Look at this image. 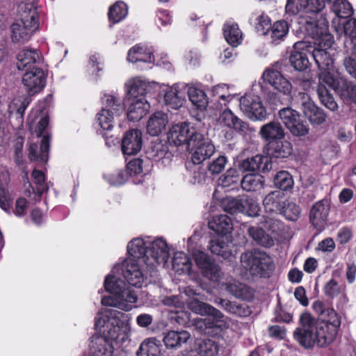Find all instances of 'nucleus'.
Masks as SVG:
<instances>
[{"label": "nucleus", "instance_id": "dca6fc26", "mask_svg": "<svg viewBox=\"0 0 356 356\" xmlns=\"http://www.w3.org/2000/svg\"><path fill=\"white\" fill-rule=\"evenodd\" d=\"M308 42L301 41L293 45V50L291 51L289 60L296 70H305L309 65L307 52L310 54L312 47L308 45Z\"/></svg>", "mask_w": 356, "mask_h": 356}, {"label": "nucleus", "instance_id": "423d86ee", "mask_svg": "<svg viewBox=\"0 0 356 356\" xmlns=\"http://www.w3.org/2000/svg\"><path fill=\"white\" fill-rule=\"evenodd\" d=\"M104 107L97 114L96 120L104 130L110 131L113 127L114 120L124 112V105L118 97L105 95L102 97Z\"/></svg>", "mask_w": 356, "mask_h": 356}, {"label": "nucleus", "instance_id": "8fccbe9b", "mask_svg": "<svg viewBox=\"0 0 356 356\" xmlns=\"http://www.w3.org/2000/svg\"><path fill=\"white\" fill-rule=\"evenodd\" d=\"M309 0H286L285 6L286 13L289 15H296L300 13L307 14Z\"/></svg>", "mask_w": 356, "mask_h": 356}, {"label": "nucleus", "instance_id": "bb28decb", "mask_svg": "<svg viewBox=\"0 0 356 356\" xmlns=\"http://www.w3.org/2000/svg\"><path fill=\"white\" fill-rule=\"evenodd\" d=\"M219 122L228 128L242 133H246L249 129L248 124L239 119L229 109L225 110L220 114Z\"/></svg>", "mask_w": 356, "mask_h": 356}, {"label": "nucleus", "instance_id": "473e14b6", "mask_svg": "<svg viewBox=\"0 0 356 356\" xmlns=\"http://www.w3.org/2000/svg\"><path fill=\"white\" fill-rule=\"evenodd\" d=\"M223 32L226 41L232 47H237L241 43L243 34L236 24L227 22L224 25Z\"/></svg>", "mask_w": 356, "mask_h": 356}, {"label": "nucleus", "instance_id": "1a4fd4ad", "mask_svg": "<svg viewBox=\"0 0 356 356\" xmlns=\"http://www.w3.org/2000/svg\"><path fill=\"white\" fill-rule=\"evenodd\" d=\"M192 154L191 161L194 164H200L209 159L215 152V146L200 132L191 139L187 148Z\"/></svg>", "mask_w": 356, "mask_h": 356}, {"label": "nucleus", "instance_id": "72a5a7b5", "mask_svg": "<svg viewBox=\"0 0 356 356\" xmlns=\"http://www.w3.org/2000/svg\"><path fill=\"white\" fill-rule=\"evenodd\" d=\"M282 199V193L279 191H272L268 193L263 200L265 211L271 213L280 212L283 205Z\"/></svg>", "mask_w": 356, "mask_h": 356}, {"label": "nucleus", "instance_id": "680f3d73", "mask_svg": "<svg viewBox=\"0 0 356 356\" xmlns=\"http://www.w3.org/2000/svg\"><path fill=\"white\" fill-rule=\"evenodd\" d=\"M243 208L241 213L251 217H255L259 215L260 207L258 202L251 197L243 198Z\"/></svg>", "mask_w": 356, "mask_h": 356}, {"label": "nucleus", "instance_id": "bf43d9fd", "mask_svg": "<svg viewBox=\"0 0 356 356\" xmlns=\"http://www.w3.org/2000/svg\"><path fill=\"white\" fill-rule=\"evenodd\" d=\"M289 32V24L284 20H279L274 23L270 29L273 42L283 39Z\"/></svg>", "mask_w": 356, "mask_h": 356}, {"label": "nucleus", "instance_id": "4c0bfd02", "mask_svg": "<svg viewBox=\"0 0 356 356\" xmlns=\"http://www.w3.org/2000/svg\"><path fill=\"white\" fill-rule=\"evenodd\" d=\"M291 153V144L287 141L270 143L268 154L271 157L286 158Z\"/></svg>", "mask_w": 356, "mask_h": 356}, {"label": "nucleus", "instance_id": "c85d7f7f", "mask_svg": "<svg viewBox=\"0 0 356 356\" xmlns=\"http://www.w3.org/2000/svg\"><path fill=\"white\" fill-rule=\"evenodd\" d=\"M168 116L163 112H156L149 119L147 123V131L152 136H159L168 124Z\"/></svg>", "mask_w": 356, "mask_h": 356}, {"label": "nucleus", "instance_id": "f8f14e48", "mask_svg": "<svg viewBox=\"0 0 356 356\" xmlns=\"http://www.w3.org/2000/svg\"><path fill=\"white\" fill-rule=\"evenodd\" d=\"M193 258L202 275L211 281L218 282L222 277V272L214 261L204 252L195 250Z\"/></svg>", "mask_w": 356, "mask_h": 356}, {"label": "nucleus", "instance_id": "69168bd1", "mask_svg": "<svg viewBox=\"0 0 356 356\" xmlns=\"http://www.w3.org/2000/svg\"><path fill=\"white\" fill-rule=\"evenodd\" d=\"M341 292L342 289L341 286L334 279L328 281L324 286V293L325 296L331 298L339 296Z\"/></svg>", "mask_w": 356, "mask_h": 356}, {"label": "nucleus", "instance_id": "cd10ccee", "mask_svg": "<svg viewBox=\"0 0 356 356\" xmlns=\"http://www.w3.org/2000/svg\"><path fill=\"white\" fill-rule=\"evenodd\" d=\"M209 227L219 235L226 236L232 232L233 225L228 216L220 214L212 217L209 222Z\"/></svg>", "mask_w": 356, "mask_h": 356}, {"label": "nucleus", "instance_id": "9b49d317", "mask_svg": "<svg viewBox=\"0 0 356 356\" xmlns=\"http://www.w3.org/2000/svg\"><path fill=\"white\" fill-rule=\"evenodd\" d=\"M241 111L252 120H262L267 112L260 97L253 93H247L240 99Z\"/></svg>", "mask_w": 356, "mask_h": 356}, {"label": "nucleus", "instance_id": "b1692460", "mask_svg": "<svg viewBox=\"0 0 356 356\" xmlns=\"http://www.w3.org/2000/svg\"><path fill=\"white\" fill-rule=\"evenodd\" d=\"M17 13L19 19L17 21L30 24L38 28L37 8L32 2L21 3L18 6Z\"/></svg>", "mask_w": 356, "mask_h": 356}, {"label": "nucleus", "instance_id": "c9c22d12", "mask_svg": "<svg viewBox=\"0 0 356 356\" xmlns=\"http://www.w3.org/2000/svg\"><path fill=\"white\" fill-rule=\"evenodd\" d=\"M225 286L227 291L237 298L245 300L252 296L250 288L239 282L233 280L226 283Z\"/></svg>", "mask_w": 356, "mask_h": 356}, {"label": "nucleus", "instance_id": "f704fd0d", "mask_svg": "<svg viewBox=\"0 0 356 356\" xmlns=\"http://www.w3.org/2000/svg\"><path fill=\"white\" fill-rule=\"evenodd\" d=\"M216 303L229 314L239 316H247L250 311L245 304H238L225 299L216 300Z\"/></svg>", "mask_w": 356, "mask_h": 356}, {"label": "nucleus", "instance_id": "6e6d98bb", "mask_svg": "<svg viewBox=\"0 0 356 356\" xmlns=\"http://www.w3.org/2000/svg\"><path fill=\"white\" fill-rule=\"evenodd\" d=\"M167 154V147L161 142L152 144L146 152L147 157L154 161L163 159Z\"/></svg>", "mask_w": 356, "mask_h": 356}, {"label": "nucleus", "instance_id": "9d476101", "mask_svg": "<svg viewBox=\"0 0 356 356\" xmlns=\"http://www.w3.org/2000/svg\"><path fill=\"white\" fill-rule=\"evenodd\" d=\"M279 116L293 136L301 137L309 133L308 124L298 111L289 107L284 108L279 111Z\"/></svg>", "mask_w": 356, "mask_h": 356}, {"label": "nucleus", "instance_id": "aec40b11", "mask_svg": "<svg viewBox=\"0 0 356 356\" xmlns=\"http://www.w3.org/2000/svg\"><path fill=\"white\" fill-rule=\"evenodd\" d=\"M188 308L193 313L200 315H209L213 316L217 321H220L224 315L213 306L206 302L200 301L197 298L192 297L186 300Z\"/></svg>", "mask_w": 356, "mask_h": 356}, {"label": "nucleus", "instance_id": "c03bdc74", "mask_svg": "<svg viewBox=\"0 0 356 356\" xmlns=\"http://www.w3.org/2000/svg\"><path fill=\"white\" fill-rule=\"evenodd\" d=\"M160 346L156 343L155 339L145 340L137 350V356H159Z\"/></svg>", "mask_w": 356, "mask_h": 356}, {"label": "nucleus", "instance_id": "5fc2aeb1", "mask_svg": "<svg viewBox=\"0 0 356 356\" xmlns=\"http://www.w3.org/2000/svg\"><path fill=\"white\" fill-rule=\"evenodd\" d=\"M317 94L321 102L326 108L332 111H334L337 109V104L325 86H318L317 88Z\"/></svg>", "mask_w": 356, "mask_h": 356}, {"label": "nucleus", "instance_id": "f3484780", "mask_svg": "<svg viewBox=\"0 0 356 356\" xmlns=\"http://www.w3.org/2000/svg\"><path fill=\"white\" fill-rule=\"evenodd\" d=\"M330 203L327 200L316 202L310 210L309 220L318 230H322L326 225L330 212Z\"/></svg>", "mask_w": 356, "mask_h": 356}, {"label": "nucleus", "instance_id": "13d9d810", "mask_svg": "<svg viewBox=\"0 0 356 356\" xmlns=\"http://www.w3.org/2000/svg\"><path fill=\"white\" fill-rule=\"evenodd\" d=\"M274 184L276 187L282 191L291 188L293 185L292 176L287 171H280L274 177Z\"/></svg>", "mask_w": 356, "mask_h": 356}, {"label": "nucleus", "instance_id": "ddd939ff", "mask_svg": "<svg viewBox=\"0 0 356 356\" xmlns=\"http://www.w3.org/2000/svg\"><path fill=\"white\" fill-rule=\"evenodd\" d=\"M197 133V129L190 123L182 122L170 128L168 134V140L170 144L175 146L186 145L188 148L191 139H193Z\"/></svg>", "mask_w": 356, "mask_h": 356}, {"label": "nucleus", "instance_id": "3c124183", "mask_svg": "<svg viewBox=\"0 0 356 356\" xmlns=\"http://www.w3.org/2000/svg\"><path fill=\"white\" fill-rule=\"evenodd\" d=\"M218 350L217 343L211 339L200 341L197 344V351L200 356H216Z\"/></svg>", "mask_w": 356, "mask_h": 356}, {"label": "nucleus", "instance_id": "338daca9", "mask_svg": "<svg viewBox=\"0 0 356 356\" xmlns=\"http://www.w3.org/2000/svg\"><path fill=\"white\" fill-rule=\"evenodd\" d=\"M243 199L228 198L224 203L225 210L230 213H241Z\"/></svg>", "mask_w": 356, "mask_h": 356}, {"label": "nucleus", "instance_id": "e433bc0d", "mask_svg": "<svg viewBox=\"0 0 356 356\" xmlns=\"http://www.w3.org/2000/svg\"><path fill=\"white\" fill-rule=\"evenodd\" d=\"M164 99L167 105L177 109L183 105L184 102V93L179 90L178 86H174L168 88Z\"/></svg>", "mask_w": 356, "mask_h": 356}, {"label": "nucleus", "instance_id": "864d4df0", "mask_svg": "<svg viewBox=\"0 0 356 356\" xmlns=\"http://www.w3.org/2000/svg\"><path fill=\"white\" fill-rule=\"evenodd\" d=\"M338 94L343 101L356 103V86L352 83L341 81V86L338 90Z\"/></svg>", "mask_w": 356, "mask_h": 356}, {"label": "nucleus", "instance_id": "4468645a", "mask_svg": "<svg viewBox=\"0 0 356 356\" xmlns=\"http://www.w3.org/2000/svg\"><path fill=\"white\" fill-rule=\"evenodd\" d=\"M264 81L271 86L275 90L285 95H290L292 91V84L274 68H268L263 74Z\"/></svg>", "mask_w": 356, "mask_h": 356}, {"label": "nucleus", "instance_id": "2f4dec72", "mask_svg": "<svg viewBox=\"0 0 356 356\" xmlns=\"http://www.w3.org/2000/svg\"><path fill=\"white\" fill-rule=\"evenodd\" d=\"M127 60L131 63H152L155 60L152 51L143 46L136 45L129 49Z\"/></svg>", "mask_w": 356, "mask_h": 356}, {"label": "nucleus", "instance_id": "6ab92c4d", "mask_svg": "<svg viewBox=\"0 0 356 356\" xmlns=\"http://www.w3.org/2000/svg\"><path fill=\"white\" fill-rule=\"evenodd\" d=\"M42 58L37 49H23L17 55V67L19 70L29 71L33 67H39Z\"/></svg>", "mask_w": 356, "mask_h": 356}, {"label": "nucleus", "instance_id": "6e6552de", "mask_svg": "<svg viewBox=\"0 0 356 356\" xmlns=\"http://www.w3.org/2000/svg\"><path fill=\"white\" fill-rule=\"evenodd\" d=\"M143 262L132 258H127L121 265L115 266L113 274H120L131 286L140 288L144 282V274L140 264Z\"/></svg>", "mask_w": 356, "mask_h": 356}, {"label": "nucleus", "instance_id": "4d7b16f0", "mask_svg": "<svg viewBox=\"0 0 356 356\" xmlns=\"http://www.w3.org/2000/svg\"><path fill=\"white\" fill-rule=\"evenodd\" d=\"M239 181H241V179L237 170L230 168L220 177L218 184L226 188L236 185Z\"/></svg>", "mask_w": 356, "mask_h": 356}, {"label": "nucleus", "instance_id": "a211bd4d", "mask_svg": "<svg viewBox=\"0 0 356 356\" xmlns=\"http://www.w3.org/2000/svg\"><path fill=\"white\" fill-rule=\"evenodd\" d=\"M142 132L138 129L128 131L122 141V150L124 154L134 155L142 148Z\"/></svg>", "mask_w": 356, "mask_h": 356}, {"label": "nucleus", "instance_id": "f03ea898", "mask_svg": "<svg viewBox=\"0 0 356 356\" xmlns=\"http://www.w3.org/2000/svg\"><path fill=\"white\" fill-rule=\"evenodd\" d=\"M337 334L325 322H318L309 313L305 312L300 317V327L294 332V338L306 348H312L314 345L323 348L330 344Z\"/></svg>", "mask_w": 356, "mask_h": 356}, {"label": "nucleus", "instance_id": "20e7f679", "mask_svg": "<svg viewBox=\"0 0 356 356\" xmlns=\"http://www.w3.org/2000/svg\"><path fill=\"white\" fill-rule=\"evenodd\" d=\"M104 287L111 293V295L102 299V304L104 306L114 307L128 312L134 307V304L138 300L136 291L115 275H109L106 277Z\"/></svg>", "mask_w": 356, "mask_h": 356}, {"label": "nucleus", "instance_id": "a878e982", "mask_svg": "<svg viewBox=\"0 0 356 356\" xmlns=\"http://www.w3.org/2000/svg\"><path fill=\"white\" fill-rule=\"evenodd\" d=\"M49 148V137L43 136L40 146L37 144H31L29 147V158L31 161L45 163L48 160Z\"/></svg>", "mask_w": 356, "mask_h": 356}, {"label": "nucleus", "instance_id": "ea45409f", "mask_svg": "<svg viewBox=\"0 0 356 356\" xmlns=\"http://www.w3.org/2000/svg\"><path fill=\"white\" fill-rule=\"evenodd\" d=\"M127 86L130 97H145L149 88L148 83L139 78L129 80Z\"/></svg>", "mask_w": 356, "mask_h": 356}, {"label": "nucleus", "instance_id": "49530a36", "mask_svg": "<svg viewBox=\"0 0 356 356\" xmlns=\"http://www.w3.org/2000/svg\"><path fill=\"white\" fill-rule=\"evenodd\" d=\"M128 13L127 5L122 1H118L110 7L108 10L109 20L113 23H118L122 20Z\"/></svg>", "mask_w": 356, "mask_h": 356}, {"label": "nucleus", "instance_id": "79ce46f5", "mask_svg": "<svg viewBox=\"0 0 356 356\" xmlns=\"http://www.w3.org/2000/svg\"><path fill=\"white\" fill-rule=\"evenodd\" d=\"M209 248L211 252L221 256L224 259H228L231 256L229 246L227 243L225 241L224 236L211 239Z\"/></svg>", "mask_w": 356, "mask_h": 356}, {"label": "nucleus", "instance_id": "a19ab883", "mask_svg": "<svg viewBox=\"0 0 356 356\" xmlns=\"http://www.w3.org/2000/svg\"><path fill=\"white\" fill-rule=\"evenodd\" d=\"M248 232L251 238L259 245L264 247H271L274 244L273 238L258 227H250Z\"/></svg>", "mask_w": 356, "mask_h": 356}, {"label": "nucleus", "instance_id": "774afa93", "mask_svg": "<svg viewBox=\"0 0 356 356\" xmlns=\"http://www.w3.org/2000/svg\"><path fill=\"white\" fill-rule=\"evenodd\" d=\"M227 161L225 156H220L210 163L208 166V170L211 174H219L225 169Z\"/></svg>", "mask_w": 356, "mask_h": 356}, {"label": "nucleus", "instance_id": "a18cd8bd", "mask_svg": "<svg viewBox=\"0 0 356 356\" xmlns=\"http://www.w3.org/2000/svg\"><path fill=\"white\" fill-rule=\"evenodd\" d=\"M188 95L191 103L199 109H204L207 107L208 100L204 92L196 88H189Z\"/></svg>", "mask_w": 356, "mask_h": 356}, {"label": "nucleus", "instance_id": "7c9ffc66", "mask_svg": "<svg viewBox=\"0 0 356 356\" xmlns=\"http://www.w3.org/2000/svg\"><path fill=\"white\" fill-rule=\"evenodd\" d=\"M191 338V334L186 330L170 331L164 337L163 341L168 348H179Z\"/></svg>", "mask_w": 356, "mask_h": 356}, {"label": "nucleus", "instance_id": "de8ad7c7", "mask_svg": "<svg viewBox=\"0 0 356 356\" xmlns=\"http://www.w3.org/2000/svg\"><path fill=\"white\" fill-rule=\"evenodd\" d=\"M332 10L339 18H346L353 13L350 3L346 0H333Z\"/></svg>", "mask_w": 356, "mask_h": 356}, {"label": "nucleus", "instance_id": "0e129e2a", "mask_svg": "<svg viewBox=\"0 0 356 356\" xmlns=\"http://www.w3.org/2000/svg\"><path fill=\"white\" fill-rule=\"evenodd\" d=\"M256 29L261 35H266L271 29V22L269 17L264 14L261 15L257 19Z\"/></svg>", "mask_w": 356, "mask_h": 356}, {"label": "nucleus", "instance_id": "09e8293b", "mask_svg": "<svg viewBox=\"0 0 356 356\" xmlns=\"http://www.w3.org/2000/svg\"><path fill=\"white\" fill-rule=\"evenodd\" d=\"M302 112L312 124H321L325 120V115L323 110L317 107L315 104H310V106H307Z\"/></svg>", "mask_w": 356, "mask_h": 356}, {"label": "nucleus", "instance_id": "39448f33", "mask_svg": "<svg viewBox=\"0 0 356 356\" xmlns=\"http://www.w3.org/2000/svg\"><path fill=\"white\" fill-rule=\"evenodd\" d=\"M242 266L252 275L266 277L273 269L271 257L257 250L248 251L241 256Z\"/></svg>", "mask_w": 356, "mask_h": 356}, {"label": "nucleus", "instance_id": "412c9836", "mask_svg": "<svg viewBox=\"0 0 356 356\" xmlns=\"http://www.w3.org/2000/svg\"><path fill=\"white\" fill-rule=\"evenodd\" d=\"M272 168V164L268 156L257 154L243 160L240 164V169L244 172H267Z\"/></svg>", "mask_w": 356, "mask_h": 356}, {"label": "nucleus", "instance_id": "7ed1b4c3", "mask_svg": "<svg viewBox=\"0 0 356 356\" xmlns=\"http://www.w3.org/2000/svg\"><path fill=\"white\" fill-rule=\"evenodd\" d=\"M312 19V17H309ZM305 30L314 40L315 47H312L310 54L312 55L318 68L321 70L331 69L333 61L327 49L333 44V37L328 32V26L325 20H306Z\"/></svg>", "mask_w": 356, "mask_h": 356}, {"label": "nucleus", "instance_id": "58836bf2", "mask_svg": "<svg viewBox=\"0 0 356 356\" xmlns=\"http://www.w3.org/2000/svg\"><path fill=\"white\" fill-rule=\"evenodd\" d=\"M172 268L178 273H189L192 268L191 259L184 252L175 253Z\"/></svg>", "mask_w": 356, "mask_h": 356}, {"label": "nucleus", "instance_id": "393cba45", "mask_svg": "<svg viewBox=\"0 0 356 356\" xmlns=\"http://www.w3.org/2000/svg\"><path fill=\"white\" fill-rule=\"evenodd\" d=\"M261 137L270 143L273 140H280L284 138L283 127L278 122H270L261 127L259 130Z\"/></svg>", "mask_w": 356, "mask_h": 356}, {"label": "nucleus", "instance_id": "5701e85b", "mask_svg": "<svg viewBox=\"0 0 356 356\" xmlns=\"http://www.w3.org/2000/svg\"><path fill=\"white\" fill-rule=\"evenodd\" d=\"M38 29L34 25L17 21L11 26L12 40L15 42L24 43L29 40Z\"/></svg>", "mask_w": 356, "mask_h": 356}, {"label": "nucleus", "instance_id": "e2e57ef3", "mask_svg": "<svg viewBox=\"0 0 356 356\" xmlns=\"http://www.w3.org/2000/svg\"><path fill=\"white\" fill-rule=\"evenodd\" d=\"M326 314L322 318L323 320L321 322H325L327 327L330 329H334V331L338 332V328L341 325V319L332 308H327Z\"/></svg>", "mask_w": 356, "mask_h": 356}, {"label": "nucleus", "instance_id": "2eb2a0df", "mask_svg": "<svg viewBox=\"0 0 356 356\" xmlns=\"http://www.w3.org/2000/svg\"><path fill=\"white\" fill-rule=\"evenodd\" d=\"M22 83L29 94L34 95L40 92L46 84L43 70L39 67H33L23 75Z\"/></svg>", "mask_w": 356, "mask_h": 356}, {"label": "nucleus", "instance_id": "4be33fe9", "mask_svg": "<svg viewBox=\"0 0 356 356\" xmlns=\"http://www.w3.org/2000/svg\"><path fill=\"white\" fill-rule=\"evenodd\" d=\"M130 105L127 118L131 121H138L143 118L149 109V104L145 97H129Z\"/></svg>", "mask_w": 356, "mask_h": 356}, {"label": "nucleus", "instance_id": "37998d69", "mask_svg": "<svg viewBox=\"0 0 356 356\" xmlns=\"http://www.w3.org/2000/svg\"><path fill=\"white\" fill-rule=\"evenodd\" d=\"M241 187L246 191H256L264 187V178L258 175L249 174L241 180Z\"/></svg>", "mask_w": 356, "mask_h": 356}, {"label": "nucleus", "instance_id": "052dcab7", "mask_svg": "<svg viewBox=\"0 0 356 356\" xmlns=\"http://www.w3.org/2000/svg\"><path fill=\"white\" fill-rule=\"evenodd\" d=\"M287 220L295 221L300 216L301 209L296 204L289 202L283 203L282 209L280 211Z\"/></svg>", "mask_w": 356, "mask_h": 356}, {"label": "nucleus", "instance_id": "c756f323", "mask_svg": "<svg viewBox=\"0 0 356 356\" xmlns=\"http://www.w3.org/2000/svg\"><path fill=\"white\" fill-rule=\"evenodd\" d=\"M148 248L149 241H144L140 238L133 239L127 245V251L131 256L129 258L143 262Z\"/></svg>", "mask_w": 356, "mask_h": 356}, {"label": "nucleus", "instance_id": "f257e3e1", "mask_svg": "<svg viewBox=\"0 0 356 356\" xmlns=\"http://www.w3.org/2000/svg\"><path fill=\"white\" fill-rule=\"evenodd\" d=\"M106 318H96L95 326L104 327L105 336L92 337L89 354L92 356H111L114 350L128 339L131 327L128 315L116 310H109Z\"/></svg>", "mask_w": 356, "mask_h": 356}, {"label": "nucleus", "instance_id": "603ef678", "mask_svg": "<svg viewBox=\"0 0 356 356\" xmlns=\"http://www.w3.org/2000/svg\"><path fill=\"white\" fill-rule=\"evenodd\" d=\"M330 70H321V72L319 74V86H323V84H325L338 93V90L341 86V81L335 79L330 73Z\"/></svg>", "mask_w": 356, "mask_h": 356}, {"label": "nucleus", "instance_id": "0eeeda50", "mask_svg": "<svg viewBox=\"0 0 356 356\" xmlns=\"http://www.w3.org/2000/svg\"><path fill=\"white\" fill-rule=\"evenodd\" d=\"M170 257L169 248L163 238H158L153 242H149V248L143 262L151 273L158 265L164 266Z\"/></svg>", "mask_w": 356, "mask_h": 356}]
</instances>
